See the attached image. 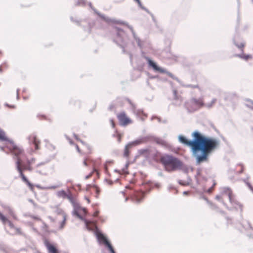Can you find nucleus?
Returning <instances> with one entry per match:
<instances>
[{
	"instance_id": "nucleus-13",
	"label": "nucleus",
	"mask_w": 253,
	"mask_h": 253,
	"mask_svg": "<svg viewBox=\"0 0 253 253\" xmlns=\"http://www.w3.org/2000/svg\"><path fill=\"white\" fill-rule=\"evenodd\" d=\"M0 220L1 221L3 224L7 223L10 228H14V226L13 224L2 213L0 212Z\"/></svg>"
},
{
	"instance_id": "nucleus-3",
	"label": "nucleus",
	"mask_w": 253,
	"mask_h": 253,
	"mask_svg": "<svg viewBox=\"0 0 253 253\" xmlns=\"http://www.w3.org/2000/svg\"><path fill=\"white\" fill-rule=\"evenodd\" d=\"M160 162L163 165L165 169L171 172L182 168L183 164L178 158L169 155H165L160 158Z\"/></svg>"
},
{
	"instance_id": "nucleus-8",
	"label": "nucleus",
	"mask_w": 253,
	"mask_h": 253,
	"mask_svg": "<svg viewBox=\"0 0 253 253\" xmlns=\"http://www.w3.org/2000/svg\"><path fill=\"white\" fill-rule=\"evenodd\" d=\"M97 237L99 242L103 243L108 247L111 253H116L113 247L102 233H98L97 234Z\"/></svg>"
},
{
	"instance_id": "nucleus-21",
	"label": "nucleus",
	"mask_w": 253,
	"mask_h": 253,
	"mask_svg": "<svg viewBox=\"0 0 253 253\" xmlns=\"http://www.w3.org/2000/svg\"><path fill=\"white\" fill-rule=\"evenodd\" d=\"M94 188L95 189V192L97 194V195H99V193L100 192V189L98 187L96 186H94Z\"/></svg>"
},
{
	"instance_id": "nucleus-9",
	"label": "nucleus",
	"mask_w": 253,
	"mask_h": 253,
	"mask_svg": "<svg viewBox=\"0 0 253 253\" xmlns=\"http://www.w3.org/2000/svg\"><path fill=\"white\" fill-rule=\"evenodd\" d=\"M48 253H59L58 249L55 246L51 244L47 240H45L44 242Z\"/></svg>"
},
{
	"instance_id": "nucleus-15",
	"label": "nucleus",
	"mask_w": 253,
	"mask_h": 253,
	"mask_svg": "<svg viewBox=\"0 0 253 253\" xmlns=\"http://www.w3.org/2000/svg\"><path fill=\"white\" fill-rule=\"evenodd\" d=\"M29 139L35 145V149H38L39 145L40 144V142L36 136L34 135H31L29 137Z\"/></svg>"
},
{
	"instance_id": "nucleus-6",
	"label": "nucleus",
	"mask_w": 253,
	"mask_h": 253,
	"mask_svg": "<svg viewBox=\"0 0 253 253\" xmlns=\"http://www.w3.org/2000/svg\"><path fill=\"white\" fill-rule=\"evenodd\" d=\"M225 193L227 195L232 205L235 208L237 209V208H242L241 204L235 198V196L233 195V194L232 193V191L230 189H226L225 191Z\"/></svg>"
},
{
	"instance_id": "nucleus-27",
	"label": "nucleus",
	"mask_w": 253,
	"mask_h": 253,
	"mask_svg": "<svg viewBox=\"0 0 253 253\" xmlns=\"http://www.w3.org/2000/svg\"><path fill=\"white\" fill-rule=\"evenodd\" d=\"M244 47V44H241L240 45L238 46V47L240 48H243Z\"/></svg>"
},
{
	"instance_id": "nucleus-33",
	"label": "nucleus",
	"mask_w": 253,
	"mask_h": 253,
	"mask_svg": "<svg viewBox=\"0 0 253 253\" xmlns=\"http://www.w3.org/2000/svg\"><path fill=\"white\" fill-rule=\"evenodd\" d=\"M251 57H251V56H250V55H247V56H246V59H248V58H251Z\"/></svg>"
},
{
	"instance_id": "nucleus-23",
	"label": "nucleus",
	"mask_w": 253,
	"mask_h": 253,
	"mask_svg": "<svg viewBox=\"0 0 253 253\" xmlns=\"http://www.w3.org/2000/svg\"><path fill=\"white\" fill-rule=\"evenodd\" d=\"M110 124L112 126V127L114 128L115 127V124L113 119L110 120Z\"/></svg>"
},
{
	"instance_id": "nucleus-25",
	"label": "nucleus",
	"mask_w": 253,
	"mask_h": 253,
	"mask_svg": "<svg viewBox=\"0 0 253 253\" xmlns=\"http://www.w3.org/2000/svg\"><path fill=\"white\" fill-rule=\"evenodd\" d=\"M85 199L87 201L88 204H89L90 203V201L88 197H85Z\"/></svg>"
},
{
	"instance_id": "nucleus-17",
	"label": "nucleus",
	"mask_w": 253,
	"mask_h": 253,
	"mask_svg": "<svg viewBox=\"0 0 253 253\" xmlns=\"http://www.w3.org/2000/svg\"><path fill=\"white\" fill-rule=\"evenodd\" d=\"M113 136L117 138L118 141L119 143L121 142L122 135L121 133H120L118 131H116L115 133L114 134Z\"/></svg>"
},
{
	"instance_id": "nucleus-24",
	"label": "nucleus",
	"mask_w": 253,
	"mask_h": 253,
	"mask_svg": "<svg viewBox=\"0 0 253 253\" xmlns=\"http://www.w3.org/2000/svg\"><path fill=\"white\" fill-rule=\"evenodd\" d=\"M216 199L218 200H220L222 199V197L220 195H217L216 196Z\"/></svg>"
},
{
	"instance_id": "nucleus-28",
	"label": "nucleus",
	"mask_w": 253,
	"mask_h": 253,
	"mask_svg": "<svg viewBox=\"0 0 253 253\" xmlns=\"http://www.w3.org/2000/svg\"><path fill=\"white\" fill-rule=\"evenodd\" d=\"M189 192L188 191H184L183 192V194L184 195H188L189 194Z\"/></svg>"
},
{
	"instance_id": "nucleus-12",
	"label": "nucleus",
	"mask_w": 253,
	"mask_h": 253,
	"mask_svg": "<svg viewBox=\"0 0 253 253\" xmlns=\"http://www.w3.org/2000/svg\"><path fill=\"white\" fill-rule=\"evenodd\" d=\"M57 213L58 215H61L62 217V221L61 223L60 226V228L61 229H62L65 225L66 221L67 219V214L61 209L58 210V211H57Z\"/></svg>"
},
{
	"instance_id": "nucleus-32",
	"label": "nucleus",
	"mask_w": 253,
	"mask_h": 253,
	"mask_svg": "<svg viewBox=\"0 0 253 253\" xmlns=\"http://www.w3.org/2000/svg\"><path fill=\"white\" fill-rule=\"evenodd\" d=\"M76 148H77V150L78 151V152H80L79 147L78 145H76Z\"/></svg>"
},
{
	"instance_id": "nucleus-29",
	"label": "nucleus",
	"mask_w": 253,
	"mask_h": 253,
	"mask_svg": "<svg viewBox=\"0 0 253 253\" xmlns=\"http://www.w3.org/2000/svg\"><path fill=\"white\" fill-rule=\"evenodd\" d=\"M81 210L85 213L86 212V209L84 208H81Z\"/></svg>"
},
{
	"instance_id": "nucleus-38",
	"label": "nucleus",
	"mask_w": 253,
	"mask_h": 253,
	"mask_svg": "<svg viewBox=\"0 0 253 253\" xmlns=\"http://www.w3.org/2000/svg\"><path fill=\"white\" fill-rule=\"evenodd\" d=\"M137 2H139V0H135Z\"/></svg>"
},
{
	"instance_id": "nucleus-1",
	"label": "nucleus",
	"mask_w": 253,
	"mask_h": 253,
	"mask_svg": "<svg viewBox=\"0 0 253 253\" xmlns=\"http://www.w3.org/2000/svg\"><path fill=\"white\" fill-rule=\"evenodd\" d=\"M192 136L194 138L193 141L189 140L183 136H180L179 140L191 148L198 164L208 162L209 154L218 147L219 141L216 139L203 136L198 131H194Z\"/></svg>"
},
{
	"instance_id": "nucleus-26",
	"label": "nucleus",
	"mask_w": 253,
	"mask_h": 253,
	"mask_svg": "<svg viewBox=\"0 0 253 253\" xmlns=\"http://www.w3.org/2000/svg\"><path fill=\"white\" fill-rule=\"evenodd\" d=\"M33 218L35 219H36L37 220H41V218L39 217H36V216H33Z\"/></svg>"
},
{
	"instance_id": "nucleus-18",
	"label": "nucleus",
	"mask_w": 253,
	"mask_h": 253,
	"mask_svg": "<svg viewBox=\"0 0 253 253\" xmlns=\"http://www.w3.org/2000/svg\"><path fill=\"white\" fill-rule=\"evenodd\" d=\"M157 143L160 144H161L162 145L165 146L166 145V142L161 139L157 140L156 141Z\"/></svg>"
},
{
	"instance_id": "nucleus-36",
	"label": "nucleus",
	"mask_w": 253,
	"mask_h": 253,
	"mask_svg": "<svg viewBox=\"0 0 253 253\" xmlns=\"http://www.w3.org/2000/svg\"><path fill=\"white\" fill-rule=\"evenodd\" d=\"M2 52L1 51H0V56H1L2 55Z\"/></svg>"
},
{
	"instance_id": "nucleus-10",
	"label": "nucleus",
	"mask_w": 253,
	"mask_h": 253,
	"mask_svg": "<svg viewBox=\"0 0 253 253\" xmlns=\"http://www.w3.org/2000/svg\"><path fill=\"white\" fill-rule=\"evenodd\" d=\"M144 194V193L142 191H135L132 196V199L133 201L140 202L143 199Z\"/></svg>"
},
{
	"instance_id": "nucleus-19",
	"label": "nucleus",
	"mask_w": 253,
	"mask_h": 253,
	"mask_svg": "<svg viewBox=\"0 0 253 253\" xmlns=\"http://www.w3.org/2000/svg\"><path fill=\"white\" fill-rule=\"evenodd\" d=\"M187 86L189 87H190V88H199V89L200 88L198 84H197L196 85L189 84V85H187Z\"/></svg>"
},
{
	"instance_id": "nucleus-4",
	"label": "nucleus",
	"mask_w": 253,
	"mask_h": 253,
	"mask_svg": "<svg viewBox=\"0 0 253 253\" xmlns=\"http://www.w3.org/2000/svg\"><path fill=\"white\" fill-rule=\"evenodd\" d=\"M185 107L189 112H194L204 106L202 98H192L185 103Z\"/></svg>"
},
{
	"instance_id": "nucleus-34",
	"label": "nucleus",
	"mask_w": 253,
	"mask_h": 253,
	"mask_svg": "<svg viewBox=\"0 0 253 253\" xmlns=\"http://www.w3.org/2000/svg\"><path fill=\"white\" fill-rule=\"evenodd\" d=\"M91 176V174H90V175H89L87 176L86 177V178H89V177H90Z\"/></svg>"
},
{
	"instance_id": "nucleus-5",
	"label": "nucleus",
	"mask_w": 253,
	"mask_h": 253,
	"mask_svg": "<svg viewBox=\"0 0 253 253\" xmlns=\"http://www.w3.org/2000/svg\"><path fill=\"white\" fill-rule=\"evenodd\" d=\"M56 194L59 198L68 199L74 207H78L79 206L76 197L73 196L70 191L67 192L65 190H61L58 191Z\"/></svg>"
},
{
	"instance_id": "nucleus-7",
	"label": "nucleus",
	"mask_w": 253,
	"mask_h": 253,
	"mask_svg": "<svg viewBox=\"0 0 253 253\" xmlns=\"http://www.w3.org/2000/svg\"><path fill=\"white\" fill-rule=\"evenodd\" d=\"M117 116L121 126H126L132 123L131 120L127 116L124 112H121Z\"/></svg>"
},
{
	"instance_id": "nucleus-31",
	"label": "nucleus",
	"mask_w": 253,
	"mask_h": 253,
	"mask_svg": "<svg viewBox=\"0 0 253 253\" xmlns=\"http://www.w3.org/2000/svg\"><path fill=\"white\" fill-rule=\"evenodd\" d=\"M75 214L79 217L81 218V216L79 215V214L77 212V211H75Z\"/></svg>"
},
{
	"instance_id": "nucleus-35",
	"label": "nucleus",
	"mask_w": 253,
	"mask_h": 253,
	"mask_svg": "<svg viewBox=\"0 0 253 253\" xmlns=\"http://www.w3.org/2000/svg\"><path fill=\"white\" fill-rule=\"evenodd\" d=\"M17 231L18 232H20V229H17Z\"/></svg>"
},
{
	"instance_id": "nucleus-20",
	"label": "nucleus",
	"mask_w": 253,
	"mask_h": 253,
	"mask_svg": "<svg viewBox=\"0 0 253 253\" xmlns=\"http://www.w3.org/2000/svg\"><path fill=\"white\" fill-rule=\"evenodd\" d=\"M0 139H5V137L4 136V134L2 131L1 130H0Z\"/></svg>"
},
{
	"instance_id": "nucleus-30",
	"label": "nucleus",
	"mask_w": 253,
	"mask_h": 253,
	"mask_svg": "<svg viewBox=\"0 0 253 253\" xmlns=\"http://www.w3.org/2000/svg\"><path fill=\"white\" fill-rule=\"evenodd\" d=\"M98 211H96L93 214V216H97L98 215Z\"/></svg>"
},
{
	"instance_id": "nucleus-11",
	"label": "nucleus",
	"mask_w": 253,
	"mask_h": 253,
	"mask_svg": "<svg viewBox=\"0 0 253 253\" xmlns=\"http://www.w3.org/2000/svg\"><path fill=\"white\" fill-rule=\"evenodd\" d=\"M148 61L149 65L151 66L155 71L161 73H167L166 70L158 67L153 61L149 59Z\"/></svg>"
},
{
	"instance_id": "nucleus-16",
	"label": "nucleus",
	"mask_w": 253,
	"mask_h": 253,
	"mask_svg": "<svg viewBox=\"0 0 253 253\" xmlns=\"http://www.w3.org/2000/svg\"><path fill=\"white\" fill-rule=\"evenodd\" d=\"M132 145L131 144H127L124 150V156L126 158H128L130 154V149Z\"/></svg>"
},
{
	"instance_id": "nucleus-37",
	"label": "nucleus",
	"mask_w": 253,
	"mask_h": 253,
	"mask_svg": "<svg viewBox=\"0 0 253 253\" xmlns=\"http://www.w3.org/2000/svg\"><path fill=\"white\" fill-rule=\"evenodd\" d=\"M209 192H211V189H209Z\"/></svg>"
},
{
	"instance_id": "nucleus-22",
	"label": "nucleus",
	"mask_w": 253,
	"mask_h": 253,
	"mask_svg": "<svg viewBox=\"0 0 253 253\" xmlns=\"http://www.w3.org/2000/svg\"><path fill=\"white\" fill-rule=\"evenodd\" d=\"M126 169H127V167L126 168V169H123L122 170V171L120 172V173L121 174H127L128 173V172L126 170Z\"/></svg>"
},
{
	"instance_id": "nucleus-2",
	"label": "nucleus",
	"mask_w": 253,
	"mask_h": 253,
	"mask_svg": "<svg viewBox=\"0 0 253 253\" xmlns=\"http://www.w3.org/2000/svg\"><path fill=\"white\" fill-rule=\"evenodd\" d=\"M5 137V139L1 140L7 141L6 147L9 150L11 153L14 156V158L16 160V166L19 176L23 182L31 189H34L33 185L28 180V178L24 174V171H31L33 168L32 166L35 163V159L33 158L28 157L24 153L23 150L17 146L14 143L9 141L5 135V133L2 131Z\"/></svg>"
},
{
	"instance_id": "nucleus-14",
	"label": "nucleus",
	"mask_w": 253,
	"mask_h": 253,
	"mask_svg": "<svg viewBox=\"0 0 253 253\" xmlns=\"http://www.w3.org/2000/svg\"><path fill=\"white\" fill-rule=\"evenodd\" d=\"M84 164L85 166H91L93 170H95V162L90 158H87L84 161Z\"/></svg>"
}]
</instances>
